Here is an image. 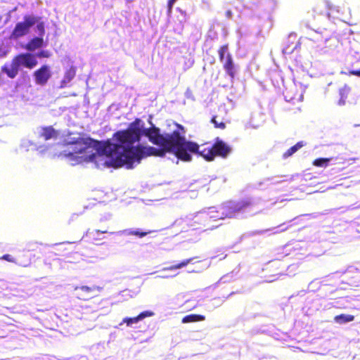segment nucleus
I'll use <instances>...</instances> for the list:
<instances>
[{"instance_id": "aec40b11", "label": "nucleus", "mask_w": 360, "mask_h": 360, "mask_svg": "<svg viewBox=\"0 0 360 360\" xmlns=\"http://www.w3.org/2000/svg\"><path fill=\"white\" fill-rule=\"evenodd\" d=\"M218 55L219 58L221 62H224L226 60V56L228 53H230L229 51V44H226L221 46L218 49Z\"/></svg>"}, {"instance_id": "f3484780", "label": "nucleus", "mask_w": 360, "mask_h": 360, "mask_svg": "<svg viewBox=\"0 0 360 360\" xmlns=\"http://www.w3.org/2000/svg\"><path fill=\"white\" fill-rule=\"evenodd\" d=\"M326 6L327 8L328 16L335 17V15L340 13L339 6L335 5L331 2H329L328 1H326Z\"/></svg>"}, {"instance_id": "a878e982", "label": "nucleus", "mask_w": 360, "mask_h": 360, "mask_svg": "<svg viewBox=\"0 0 360 360\" xmlns=\"http://www.w3.org/2000/svg\"><path fill=\"white\" fill-rule=\"evenodd\" d=\"M39 58H49L51 53L49 51L42 50L37 54Z\"/></svg>"}, {"instance_id": "393cba45", "label": "nucleus", "mask_w": 360, "mask_h": 360, "mask_svg": "<svg viewBox=\"0 0 360 360\" xmlns=\"http://www.w3.org/2000/svg\"><path fill=\"white\" fill-rule=\"evenodd\" d=\"M36 23H37V29L39 32V37H43V36L45 34L44 22L42 21L39 22V20H37V22Z\"/></svg>"}, {"instance_id": "6e6552de", "label": "nucleus", "mask_w": 360, "mask_h": 360, "mask_svg": "<svg viewBox=\"0 0 360 360\" xmlns=\"http://www.w3.org/2000/svg\"><path fill=\"white\" fill-rule=\"evenodd\" d=\"M52 75L51 68L48 65H43L33 72L34 82L39 86H45Z\"/></svg>"}, {"instance_id": "c85d7f7f", "label": "nucleus", "mask_w": 360, "mask_h": 360, "mask_svg": "<svg viewBox=\"0 0 360 360\" xmlns=\"http://www.w3.org/2000/svg\"><path fill=\"white\" fill-rule=\"evenodd\" d=\"M225 15L227 18L231 19L233 16L232 11L231 10H227L225 13Z\"/></svg>"}, {"instance_id": "4468645a", "label": "nucleus", "mask_w": 360, "mask_h": 360, "mask_svg": "<svg viewBox=\"0 0 360 360\" xmlns=\"http://www.w3.org/2000/svg\"><path fill=\"white\" fill-rule=\"evenodd\" d=\"M76 75V68L73 66L68 69L64 75L63 79L60 82V88L63 89L67 86Z\"/></svg>"}, {"instance_id": "5701e85b", "label": "nucleus", "mask_w": 360, "mask_h": 360, "mask_svg": "<svg viewBox=\"0 0 360 360\" xmlns=\"http://www.w3.org/2000/svg\"><path fill=\"white\" fill-rule=\"evenodd\" d=\"M217 118V117L216 115H214L211 119V122L214 124L215 128L224 129L226 128V123L222 120L218 121Z\"/></svg>"}, {"instance_id": "6ab92c4d", "label": "nucleus", "mask_w": 360, "mask_h": 360, "mask_svg": "<svg viewBox=\"0 0 360 360\" xmlns=\"http://www.w3.org/2000/svg\"><path fill=\"white\" fill-rule=\"evenodd\" d=\"M303 141H299L293 146L290 147L289 149H288L283 155V157L284 158H288L292 155L295 153H296L299 149L302 148L304 146Z\"/></svg>"}, {"instance_id": "423d86ee", "label": "nucleus", "mask_w": 360, "mask_h": 360, "mask_svg": "<svg viewBox=\"0 0 360 360\" xmlns=\"http://www.w3.org/2000/svg\"><path fill=\"white\" fill-rule=\"evenodd\" d=\"M37 22V18L27 15L22 22H18L11 34L10 39H17L29 33L30 29Z\"/></svg>"}, {"instance_id": "7ed1b4c3", "label": "nucleus", "mask_w": 360, "mask_h": 360, "mask_svg": "<svg viewBox=\"0 0 360 360\" xmlns=\"http://www.w3.org/2000/svg\"><path fill=\"white\" fill-rule=\"evenodd\" d=\"M37 65V60L34 55L30 53H20L13 58L9 65L2 66L1 72L6 74L9 78L13 79L18 75L20 67L32 69Z\"/></svg>"}, {"instance_id": "2eb2a0df", "label": "nucleus", "mask_w": 360, "mask_h": 360, "mask_svg": "<svg viewBox=\"0 0 360 360\" xmlns=\"http://www.w3.org/2000/svg\"><path fill=\"white\" fill-rule=\"evenodd\" d=\"M1 259L6 260L9 262L15 263L20 266L27 267L30 264V259L27 257L25 260L19 259H15L8 254L4 255L0 258Z\"/></svg>"}, {"instance_id": "4be33fe9", "label": "nucleus", "mask_w": 360, "mask_h": 360, "mask_svg": "<svg viewBox=\"0 0 360 360\" xmlns=\"http://www.w3.org/2000/svg\"><path fill=\"white\" fill-rule=\"evenodd\" d=\"M193 258H189L187 259H184L180 263H178L176 264L172 265L169 267L165 268L164 270H175L177 269H181L182 267H184L187 266L189 263H191L193 261Z\"/></svg>"}, {"instance_id": "b1692460", "label": "nucleus", "mask_w": 360, "mask_h": 360, "mask_svg": "<svg viewBox=\"0 0 360 360\" xmlns=\"http://www.w3.org/2000/svg\"><path fill=\"white\" fill-rule=\"evenodd\" d=\"M153 231H129L127 232V234L129 236H136L139 238H143L146 236H147L149 233H151Z\"/></svg>"}, {"instance_id": "dca6fc26", "label": "nucleus", "mask_w": 360, "mask_h": 360, "mask_svg": "<svg viewBox=\"0 0 360 360\" xmlns=\"http://www.w3.org/2000/svg\"><path fill=\"white\" fill-rule=\"evenodd\" d=\"M354 316L345 314H341L334 317V321L339 324H343L345 323L351 322L354 321Z\"/></svg>"}, {"instance_id": "f257e3e1", "label": "nucleus", "mask_w": 360, "mask_h": 360, "mask_svg": "<svg viewBox=\"0 0 360 360\" xmlns=\"http://www.w3.org/2000/svg\"><path fill=\"white\" fill-rule=\"evenodd\" d=\"M177 127L181 130L173 131L171 134H161L159 128L153 126L142 130V135L147 136L150 142L159 146L160 148L153 146L138 145L134 148H127L122 154L123 160L118 159V165L129 164V167H134L135 164H139L142 159L149 156L164 157L167 153H173L175 156L184 162L191 160L188 153H197L198 145L192 141H187L184 136V127L177 124Z\"/></svg>"}, {"instance_id": "a211bd4d", "label": "nucleus", "mask_w": 360, "mask_h": 360, "mask_svg": "<svg viewBox=\"0 0 360 360\" xmlns=\"http://www.w3.org/2000/svg\"><path fill=\"white\" fill-rule=\"evenodd\" d=\"M205 316L200 314H189L187 316H185L182 319V323H191V322H198L205 320Z\"/></svg>"}, {"instance_id": "cd10ccee", "label": "nucleus", "mask_w": 360, "mask_h": 360, "mask_svg": "<svg viewBox=\"0 0 360 360\" xmlns=\"http://www.w3.org/2000/svg\"><path fill=\"white\" fill-rule=\"evenodd\" d=\"M27 257H28L31 259V257L27 254L26 252L22 251L21 252H20V254L18 255V256L16 259L20 258L22 260H25Z\"/></svg>"}, {"instance_id": "9d476101", "label": "nucleus", "mask_w": 360, "mask_h": 360, "mask_svg": "<svg viewBox=\"0 0 360 360\" xmlns=\"http://www.w3.org/2000/svg\"><path fill=\"white\" fill-rule=\"evenodd\" d=\"M223 68L231 79H234L236 75V67L231 53H228L226 60L222 62Z\"/></svg>"}, {"instance_id": "20e7f679", "label": "nucleus", "mask_w": 360, "mask_h": 360, "mask_svg": "<svg viewBox=\"0 0 360 360\" xmlns=\"http://www.w3.org/2000/svg\"><path fill=\"white\" fill-rule=\"evenodd\" d=\"M231 151V148L229 146L222 140L217 138L211 148H205L200 151H199L198 148L196 153H198L207 161H212L217 156L221 157L223 158H226Z\"/></svg>"}, {"instance_id": "412c9836", "label": "nucleus", "mask_w": 360, "mask_h": 360, "mask_svg": "<svg viewBox=\"0 0 360 360\" xmlns=\"http://www.w3.org/2000/svg\"><path fill=\"white\" fill-rule=\"evenodd\" d=\"M332 160V158H319L315 159L312 164L314 166L318 167H326L328 166V162Z\"/></svg>"}, {"instance_id": "f8f14e48", "label": "nucleus", "mask_w": 360, "mask_h": 360, "mask_svg": "<svg viewBox=\"0 0 360 360\" xmlns=\"http://www.w3.org/2000/svg\"><path fill=\"white\" fill-rule=\"evenodd\" d=\"M58 136V131L56 130L52 126L41 127L39 137L43 139L44 141L56 139Z\"/></svg>"}, {"instance_id": "c756f323", "label": "nucleus", "mask_w": 360, "mask_h": 360, "mask_svg": "<svg viewBox=\"0 0 360 360\" xmlns=\"http://www.w3.org/2000/svg\"><path fill=\"white\" fill-rule=\"evenodd\" d=\"M352 75L360 77V70H355L351 72Z\"/></svg>"}, {"instance_id": "bb28decb", "label": "nucleus", "mask_w": 360, "mask_h": 360, "mask_svg": "<svg viewBox=\"0 0 360 360\" xmlns=\"http://www.w3.org/2000/svg\"><path fill=\"white\" fill-rule=\"evenodd\" d=\"M176 1L177 0H168V2H167V13H172V7Z\"/></svg>"}, {"instance_id": "7c9ffc66", "label": "nucleus", "mask_w": 360, "mask_h": 360, "mask_svg": "<svg viewBox=\"0 0 360 360\" xmlns=\"http://www.w3.org/2000/svg\"><path fill=\"white\" fill-rule=\"evenodd\" d=\"M97 233H108V230H96V231Z\"/></svg>"}, {"instance_id": "0eeeda50", "label": "nucleus", "mask_w": 360, "mask_h": 360, "mask_svg": "<svg viewBox=\"0 0 360 360\" xmlns=\"http://www.w3.org/2000/svg\"><path fill=\"white\" fill-rule=\"evenodd\" d=\"M102 290L101 287L92 285L76 286L74 288L75 296L77 299L83 301L89 300L97 296L96 293Z\"/></svg>"}, {"instance_id": "1a4fd4ad", "label": "nucleus", "mask_w": 360, "mask_h": 360, "mask_svg": "<svg viewBox=\"0 0 360 360\" xmlns=\"http://www.w3.org/2000/svg\"><path fill=\"white\" fill-rule=\"evenodd\" d=\"M209 220V217L207 215H196L191 220L190 223V226L192 227L193 230L195 229H204L207 230L211 228L208 227L206 224V222Z\"/></svg>"}, {"instance_id": "f03ea898", "label": "nucleus", "mask_w": 360, "mask_h": 360, "mask_svg": "<svg viewBox=\"0 0 360 360\" xmlns=\"http://www.w3.org/2000/svg\"><path fill=\"white\" fill-rule=\"evenodd\" d=\"M142 121L139 118H136L129 127L124 130H120L115 132L113 136L115 138L117 143H112L109 141L104 143L103 150L104 153L110 158V165L114 168L125 167L127 169H132L129 167V164L124 163L118 165L117 160L124 158L122 154L125 153V150L129 148H134V143L141 140L142 133Z\"/></svg>"}, {"instance_id": "9b49d317", "label": "nucleus", "mask_w": 360, "mask_h": 360, "mask_svg": "<svg viewBox=\"0 0 360 360\" xmlns=\"http://www.w3.org/2000/svg\"><path fill=\"white\" fill-rule=\"evenodd\" d=\"M154 315V312L151 311H144L141 312L138 316L135 317H125L122 320V323H126L128 326H131L134 323H136L139 321L144 319L147 317H150Z\"/></svg>"}, {"instance_id": "ddd939ff", "label": "nucleus", "mask_w": 360, "mask_h": 360, "mask_svg": "<svg viewBox=\"0 0 360 360\" xmlns=\"http://www.w3.org/2000/svg\"><path fill=\"white\" fill-rule=\"evenodd\" d=\"M44 45V39L41 37H36L29 41L25 45V49L30 51H35Z\"/></svg>"}, {"instance_id": "39448f33", "label": "nucleus", "mask_w": 360, "mask_h": 360, "mask_svg": "<svg viewBox=\"0 0 360 360\" xmlns=\"http://www.w3.org/2000/svg\"><path fill=\"white\" fill-rule=\"evenodd\" d=\"M63 145L68 148L64 150L65 155L75 157L86 151L90 146L83 138H73L63 141Z\"/></svg>"}]
</instances>
